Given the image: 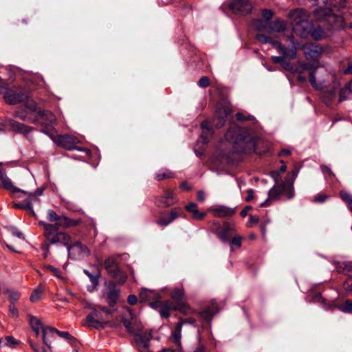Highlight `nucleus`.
<instances>
[{
    "instance_id": "nucleus-25",
    "label": "nucleus",
    "mask_w": 352,
    "mask_h": 352,
    "mask_svg": "<svg viewBox=\"0 0 352 352\" xmlns=\"http://www.w3.org/2000/svg\"><path fill=\"white\" fill-rule=\"evenodd\" d=\"M67 249L69 254L72 252L82 257L89 255L90 253L87 247L82 245L80 242H76L73 245L69 243Z\"/></svg>"
},
{
    "instance_id": "nucleus-37",
    "label": "nucleus",
    "mask_w": 352,
    "mask_h": 352,
    "mask_svg": "<svg viewBox=\"0 0 352 352\" xmlns=\"http://www.w3.org/2000/svg\"><path fill=\"white\" fill-rule=\"evenodd\" d=\"M157 308H160L159 312L161 316L168 318L170 316V311L172 309V304L168 301L161 302V305Z\"/></svg>"
},
{
    "instance_id": "nucleus-30",
    "label": "nucleus",
    "mask_w": 352,
    "mask_h": 352,
    "mask_svg": "<svg viewBox=\"0 0 352 352\" xmlns=\"http://www.w3.org/2000/svg\"><path fill=\"white\" fill-rule=\"evenodd\" d=\"M201 127L202 129L201 134V142L205 145L208 143V138L212 135V130L210 127L208 121H204L201 124Z\"/></svg>"
},
{
    "instance_id": "nucleus-19",
    "label": "nucleus",
    "mask_w": 352,
    "mask_h": 352,
    "mask_svg": "<svg viewBox=\"0 0 352 352\" xmlns=\"http://www.w3.org/2000/svg\"><path fill=\"white\" fill-rule=\"evenodd\" d=\"M304 54L307 59L318 58L324 52L322 46L316 43H309L303 47Z\"/></svg>"
},
{
    "instance_id": "nucleus-1",
    "label": "nucleus",
    "mask_w": 352,
    "mask_h": 352,
    "mask_svg": "<svg viewBox=\"0 0 352 352\" xmlns=\"http://www.w3.org/2000/svg\"><path fill=\"white\" fill-rule=\"evenodd\" d=\"M225 139L232 144L234 152L241 154L256 153V136L251 129L232 124L225 134Z\"/></svg>"
},
{
    "instance_id": "nucleus-57",
    "label": "nucleus",
    "mask_w": 352,
    "mask_h": 352,
    "mask_svg": "<svg viewBox=\"0 0 352 352\" xmlns=\"http://www.w3.org/2000/svg\"><path fill=\"white\" fill-rule=\"evenodd\" d=\"M46 268L50 270L56 277L61 278L60 272L59 270H58L57 268L54 267L52 265H47Z\"/></svg>"
},
{
    "instance_id": "nucleus-50",
    "label": "nucleus",
    "mask_w": 352,
    "mask_h": 352,
    "mask_svg": "<svg viewBox=\"0 0 352 352\" xmlns=\"http://www.w3.org/2000/svg\"><path fill=\"white\" fill-rule=\"evenodd\" d=\"M241 241L242 237L240 236H234L230 240H229V243L231 245H234L237 248H240L241 246Z\"/></svg>"
},
{
    "instance_id": "nucleus-16",
    "label": "nucleus",
    "mask_w": 352,
    "mask_h": 352,
    "mask_svg": "<svg viewBox=\"0 0 352 352\" xmlns=\"http://www.w3.org/2000/svg\"><path fill=\"white\" fill-rule=\"evenodd\" d=\"M104 267L111 276L114 278L120 276L121 283L125 282L126 276L121 273L115 258L109 257L107 258L104 261Z\"/></svg>"
},
{
    "instance_id": "nucleus-64",
    "label": "nucleus",
    "mask_w": 352,
    "mask_h": 352,
    "mask_svg": "<svg viewBox=\"0 0 352 352\" xmlns=\"http://www.w3.org/2000/svg\"><path fill=\"white\" fill-rule=\"evenodd\" d=\"M344 74L346 75L352 74V61L348 63L347 67L344 70Z\"/></svg>"
},
{
    "instance_id": "nucleus-28",
    "label": "nucleus",
    "mask_w": 352,
    "mask_h": 352,
    "mask_svg": "<svg viewBox=\"0 0 352 352\" xmlns=\"http://www.w3.org/2000/svg\"><path fill=\"white\" fill-rule=\"evenodd\" d=\"M352 99V80L349 81L339 92V102Z\"/></svg>"
},
{
    "instance_id": "nucleus-56",
    "label": "nucleus",
    "mask_w": 352,
    "mask_h": 352,
    "mask_svg": "<svg viewBox=\"0 0 352 352\" xmlns=\"http://www.w3.org/2000/svg\"><path fill=\"white\" fill-rule=\"evenodd\" d=\"M262 16L265 19V21H270L273 16V13L270 10H264L262 12Z\"/></svg>"
},
{
    "instance_id": "nucleus-21",
    "label": "nucleus",
    "mask_w": 352,
    "mask_h": 352,
    "mask_svg": "<svg viewBox=\"0 0 352 352\" xmlns=\"http://www.w3.org/2000/svg\"><path fill=\"white\" fill-rule=\"evenodd\" d=\"M56 121L55 116L50 111H43L38 112V118L32 120V123L41 124L44 126H50Z\"/></svg>"
},
{
    "instance_id": "nucleus-51",
    "label": "nucleus",
    "mask_w": 352,
    "mask_h": 352,
    "mask_svg": "<svg viewBox=\"0 0 352 352\" xmlns=\"http://www.w3.org/2000/svg\"><path fill=\"white\" fill-rule=\"evenodd\" d=\"M340 197L346 203L352 204V195L350 193L346 191H341Z\"/></svg>"
},
{
    "instance_id": "nucleus-26",
    "label": "nucleus",
    "mask_w": 352,
    "mask_h": 352,
    "mask_svg": "<svg viewBox=\"0 0 352 352\" xmlns=\"http://www.w3.org/2000/svg\"><path fill=\"white\" fill-rule=\"evenodd\" d=\"M80 222L79 219H72L66 216H60L57 222L53 223L52 226H56V228H67L77 226Z\"/></svg>"
},
{
    "instance_id": "nucleus-18",
    "label": "nucleus",
    "mask_w": 352,
    "mask_h": 352,
    "mask_svg": "<svg viewBox=\"0 0 352 352\" xmlns=\"http://www.w3.org/2000/svg\"><path fill=\"white\" fill-rule=\"evenodd\" d=\"M0 181L2 188L9 191L10 193L22 192L23 194H28L27 191L23 190L12 184V180L8 177L4 169L0 170ZM29 195L34 197L35 196L34 193H29Z\"/></svg>"
},
{
    "instance_id": "nucleus-12",
    "label": "nucleus",
    "mask_w": 352,
    "mask_h": 352,
    "mask_svg": "<svg viewBox=\"0 0 352 352\" xmlns=\"http://www.w3.org/2000/svg\"><path fill=\"white\" fill-rule=\"evenodd\" d=\"M153 336L151 330H146L135 336V346L139 352H151L150 341Z\"/></svg>"
},
{
    "instance_id": "nucleus-45",
    "label": "nucleus",
    "mask_w": 352,
    "mask_h": 352,
    "mask_svg": "<svg viewBox=\"0 0 352 352\" xmlns=\"http://www.w3.org/2000/svg\"><path fill=\"white\" fill-rule=\"evenodd\" d=\"M6 293L8 295L9 300L12 304H14L15 302L19 298L20 294L18 292L14 290H6Z\"/></svg>"
},
{
    "instance_id": "nucleus-53",
    "label": "nucleus",
    "mask_w": 352,
    "mask_h": 352,
    "mask_svg": "<svg viewBox=\"0 0 352 352\" xmlns=\"http://www.w3.org/2000/svg\"><path fill=\"white\" fill-rule=\"evenodd\" d=\"M170 221L168 219V217L166 218V217L163 216L161 218H160L157 221V223L162 226H166L170 223Z\"/></svg>"
},
{
    "instance_id": "nucleus-29",
    "label": "nucleus",
    "mask_w": 352,
    "mask_h": 352,
    "mask_svg": "<svg viewBox=\"0 0 352 352\" xmlns=\"http://www.w3.org/2000/svg\"><path fill=\"white\" fill-rule=\"evenodd\" d=\"M120 290L114 284H110L108 287L107 297L110 305L115 304L119 297Z\"/></svg>"
},
{
    "instance_id": "nucleus-13",
    "label": "nucleus",
    "mask_w": 352,
    "mask_h": 352,
    "mask_svg": "<svg viewBox=\"0 0 352 352\" xmlns=\"http://www.w3.org/2000/svg\"><path fill=\"white\" fill-rule=\"evenodd\" d=\"M231 113L230 108L228 105L218 104L215 111V117L212 120L211 126L216 128L222 127L225 123L227 117Z\"/></svg>"
},
{
    "instance_id": "nucleus-54",
    "label": "nucleus",
    "mask_w": 352,
    "mask_h": 352,
    "mask_svg": "<svg viewBox=\"0 0 352 352\" xmlns=\"http://www.w3.org/2000/svg\"><path fill=\"white\" fill-rule=\"evenodd\" d=\"M200 87H207L209 85V78L206 76L201 77L198 82Z\"/></svg>"
},
{
    "instance_id": "nucleus-46",
    "label": "nucleus",
    "mask_w": 352,
    "mask_h": 352,
    "mask_svg": "<svg viewBox=\"0 0 352 352\" xmlns=\"http://www.w3.org/2000/svg\"><path fill=\"white\" fill-rule=\"evenodd\" d=\"M30 324L32 330L36 328H42L43 327L41 321L37 318L32 316H30Z\"/></svg>"
},
{
    "instance_id": "nucleus-15",
    "label": "nucleus",
    "mask_w": 352,
    "mask_h": 352,
    "mask_svg": "<svg viewBox=\"0 0 352 352\" xmlns=\"http://www.w3.org/2000/svg\"><path fill=\"white\" fill-rule=\"evenodd\" d=\"M52 140L56 144L67 150H73L76 148V145L79 143L78 138L69 135H57L56 137L52 136Z\"/></svg>"
},
{
    "instance_id": "nucleus-24",
    "label": "nucleus",
    "mask_w": 352,
    "mask_h": 352,
    "mask_svg": "<svg viewBox=\"0 0 352 352\" xmlns=\"http://www.w3.org/2000/svg\"><path fill=\"white\" fill-rule=\"evenodd\" d=\"M213 215L216 217L223 218L231 217L235 213V208H229L225 206H218L210 208Z\"/></svg>"
},
{
    "instance_id": "nucleus-8",
    "label": "nucleus",
    "mask_w": 352,
    "mask_h": 352,
    "mask_svg": "<svg viewBox=\"0 0 352 352\" xmlns=\"http://www.w3.org/2000/svg\"><path fill=\"white\" fill-rule=\"evenodd\" d=\"M92 312L86 317L87 325L96 329H104L108 323L105 321L107 317L103 316L101 311L94 307L91 308Z\"/></svg>"
},
{
    "instance_id": "nucleus-63",
    "label": "nucleus",
    "mask_w": 352,
    "mask_h": 352,
    "mask_svg": "<svg viewBox=\"0 0 352 352\" xmlns=\"http://www.w3.org/2000/svg\"><path fill=\"white\" fill-rule=\"evenodd\" d=\"M127 301L131 305H134L137 303L138 298L135 295H129L128 296Z\"/></svg>"
},
{
    "instance_id": "nucleus-35",
    "label": "nucleus",
    "mask_w": 352,
    "mask_h": 352,
    "mask_svg": "<svg viewBox=\"0 0 352 352\" xmlns=\"http://www.w3.org/2000/svg\"><path fill=\"white\" fill-rule=\"evenodd\" d=\"M336 307L344 313H352V301L346 300L343 304L339 305H331L329 306L331 309Z\"/></svg>"
},
{
    "instance_id": "nucleus-20",
    "label": "nucleus",
    "mask_w": 352,
    "mask_h": 352,
    "mask_svg": "<svg viewBox=\"0 0 352 352\" xmlns=\"http://www.w3.org/2000/svg\"><path fill=\"white\" fill-rule=\"evenodd\" d=\"M123 324L127 331L134 335V336L138 333L144 332L142 323L139 322L137 318H131L130 320L124 319Z\"/></svg>"
},
{
    "instance_id": "nucleus-3",
    "label": "nucleus",
    "mask_w": 352,
    "mask_h": 352,
    "mask_svg": "<svg viewBox=\"0 0 352 352\" xmlns=\"http://www.w3.org/2000/svg\"><path fill=\"white\" fill-rule=\"evenodd\" d=\"M314 16L318 21H327L331 26L336 29H345L346 27L352 30V22L349 25L346 23V15L334 14L329 8H318L314 11Z\"/></svg>"
},
{
    "instance_id": "nucleus-9",
    "label": "nucleus",
    "mask_w": 352,
    "mask_h": 352,
    "mask_svg": "<svg viewBox=\"0 0 352 352\" xmlns=\"http://www.w3.org/2000/svg\"><path fill=\"white\" fill-rule=\"evenodd\" d=\"M54 333H56L59 337L64 338L71 343L76 341V338L72 336L68 331H61L54 327H45L43 329V342L50 350L51 349L52 346L49 338L51 337Z\"/></svg>"
},
{
    "instance_id": "nucleus-38",
    "label": "nucleus",
    "mask_w": 352,
    "mask_h": 352,
    "mask_svg": "<svg viewBox=\"0 0 352 352\" xmlns=\"http://www.w3.org/2000/svg\"><path fill=\"white\" fill-rule=\"evenodd\" d=\"M252 25L258 30H265L269 32L270 21L263 19H255L252 21Z\"/></svg>"
},
{
    "instance_id": "nucleus-40",
    "label": "nucleus",
    "mask_w": 352,
    "mask_h": 352,
    "mask_svg": "<svg viewBox=\"0 0 352 352\" xmlns=\"http://www.w3.org/2000/svg\"><path fill=\"white\" fill-rule=\"evenodd\" d=\"M14 116L15 118H19L23 121H29L32 122V120H34V119H32L28 116V111L25 109H20L14 111Z\"/></svg>"
},
{
    "instance_id": "nucleus-7",
    "label": "nucleus",
    "mask_w": 352,
    "mask_h": 352,
    "mask_svg": "<svg viewBox=\"0 0 352 352\" xmlns=\"http://www.w3.org/2000/svg\"><path fill=\"white\" fill-rule=\"evenodd\" d=\"M294 46L291 48H286L280 42H273V47L276 48L278 53L281 54L283 56H272V60L274 63H280L284 62V59H294L296 56V43H293Z\"/></svg>"
},
{
    "instance_id": "nucleus-59",
    "label": "nucleus",
    "mask_w": 352,
    "mask_h": 352,
    "mask_svg": "<svg viewBox=\"0 0 352 352\" xmlns=\"http://www.w3.org/2000/svg\"><path fill=\"white\" fill-rule=\"evenodd\" d=\"M344 289L349 292H352V281L347 280L343 283Z\"/></svg>"
},
{
    "instance_id": "nucleus-2",
    "label": "nucleus",
    "mask_w": 352,
    "mask_h": 352,
    "mask_svg": "<svg viewBox=\"0 0 352 352\" xmlns=\"http://www.w3.org/2000/svg\"><path fill=\"white\" fill-rule=\"evenodd\" d=\"M289 17L292 25L293 32L302 38H307L309 36L313 23L309 21L308 12L302 9L298 8L292 10L289 14Z\"/></svg>"
},
{
    "instance_id": "nucleus-6",
    "label": "nucleus",
    "mask_w": 352,
    "mask_h": 352,
    "mask_svg": "<svg viewBox=\"0 0 352 352\" xmlns=\"http://www.w3.org/2000/svg\"><path fill=\"white\" fill-rule=\"evenodd\" d=\"M0 94L3 95L6 102L8 104H19L28 98V96L19 90L17 87L8 88L3 86Z\"/></svg>"
},
{
    "instance_id": "nucleus-31",
    "label": "nucleus",
    "mask_w": 352,
    "mask_h": 352,
    "mask_svg": "<svg viewBox=\"0 0 352 352\" xmlns=\"http://www.w3.org/2000/svg\"><path fill=\"white\" fill-rule=\"evenodd\" d=\"M309 36L315 41H320L327 37V32L320 26L315 27L313 25Z\"/></svg>"
},
{
    "instance_id": "nucleus-39",
    "label": "nucleus",
    "mask_w": 352,
    "mask_h": 352,
    "mask_svg": "<svg viewBox=\"0 0 352 352\" xmlns=\"http://www.w3.org/2000/svg\"><path fill=\"white\" fill-rule=\"evenodd\" d=\"M44 292L43 288L41 285H38L32 293L30 300L32 302H36L38 300H40L42 297V295Z\"/></svg>"
},
{
    "instance_id": "nucleus-55",
    "label": "nucleus",
    "mask_w": 352,
    "mask_h": 352,
    "mask_svg": "<svg viewBox=\"0 0 352 352\" xmlns=\"http://www.w3.org/2000/svg\"><path fill=\"white\" fill-rule=\"evenodd\" d=\"M5 339H6V344H5L6 346H13V345L17 344L19 343V342L12 336H7L5 338Z\"/></svg>"
},
{
    "instance_id": "nucleus-33",
    "label": "nucleus",
    "mask_w": 352,
    "mask_h": 352,
    "mask_svg": "<svg viewBox=\"0 0 352 352\" xmlns=\"http://www.w3.org/2000/svg\"><path fill=\"white\" fill-rule=\"evenodd\" d=\"M186 209L188 212H191L193 218L197 220H201L206 216L205 212H200L197 209V205L195 203H190L186 206Z\"/></svg>"
},
{
    "instance_id": "nucleus-10",
    "label": "nucleus",
    "mask_w": 352,
    "mask_h": 352,
    "mask_svg": "<svg viewBox=\"0 0 352 352\" xmlns=\"http://www.w3.org/2000/svg\"><path fill=\"white\" fill-rule=\"evenodd\" d=\"M213 226L214 232L223 243L228 242L236 231L234 224L230 223H224L222 227L219 223H214Z\"/></svg>"
},
{
    "instance_id": "nucleus-52",
    "label": "nucleus",
    "mask_w": 352,
    "mask_h": 352,
    "mask_svg": "<svg viewBox=\"0 0 352 352\" xmlns=\"http://www.w3.org/2000/svg\"><path fill=\"white\" fill-rule=\"evenodd\" d=\"M236 118L239 121L253 120L255 119L252 116H245L242 113H237L236 114Z\"/></svg>"
},
{
    "instance_id": "nucleus-23",
    "label": "nucleus",
    "mask_w": 352,
    "mask_h": 352,
    "mask_svg": "<svg viewBox=\"0 0 352 352\" xmlns=\"http://www.w3.org/2000/svg\"><path fill=\"white\" fill-rule=\"evenodd\" d=\"M6 126L15 133L28 134L32 131V127L20 123L14 120L8 119L6 120Z\"/></svg>"
},
{
    "instance_id": "nucleus-43",
    "label": "nucleus",
    "mask_w": 352,
    "mask_h": 352,
    "mask_svg": "<svg viewBox=\"0 0 352 352\" xmlns=\"http://www.w3.org/2000/svg\"><path fill=\"white\" fill-rule=\"evenodd\" d=\"M184 295V291L183 289H175L173 291L171 297L175 301L179 302L182 300Z\"/></svg>"
},
{
    "instance_id": "nucleus-60",
    "label": "nucleus",
    "mask_w": 352,
    "mask_h": 352,
    "mask_svg": "<svg viewBox=\"0 0 352 352\" xmlns=\"http://www.w3.org/2000/svg\"><path fill=\"white\" fill-rule=\"evenodd\" d=\"M9 311L10 313V314L14 317V318H16L19 315V312H18V310L15 307V306L14 305V304H12L10 305L9 307Z\"/></svg>"
},
{
    "instance_id": "nucleus-14",
    "label": "nucleus",
    "mask_w": 352,
    "mask_h": 352,
    "mask_svg": "<svg viewBox=\"0 0 352 352\" xmlns=\"http://www.w3.org/2000/svg\"><path fill=\"white\" fill-rule=\"evenodd\" d=\"M140 300L142 302H148L151 307L157 309L161 305L159 300L161 298L160 294L154 290L142 289L139 294Z\"/></svg>"
},
{
    "instance_id": "nucleus-62",
    "label": "nucleus",
    "mask_w": 352,
    "mask_h": 352,
    "mask_svg": "<svg viewBox=\"0 0 352 352\" xmlns=\"http://www.w3.org/2000/svg\"><path fill=\"white\" fill-rule=\"evenodd\" d=\"M321 170L324 175H329L330 176L334 175L333 173H332L331 170L330 169V168L325 165L321 166Z\"/></svg>"
},
{
    "instance_id": "nucleus-32",
    "label": "nucleus",
    "mask_w": 352,
    "mask_h": 352,
    "mask_svg": "<svg viewBox=\"0 0 352 352\" xmlns=\"http://www.w3.org/2000/svg\"><path fill=\"white\" fill-rule=\"evenodd\" d=\"M218 311L217 307L214 305H212L210 307L206 308L200 312L201 317L206 320L210 321L213 316Z\"/></svg>"
},
{
    "instance_id": "nucleus-11",
    "label": "nucleus",
    "mask_w": 352,
    "mask_h": 352,
    "mask_svg": "<svg viewBox=\"0 0 352 352\" xmlns=\"http://www.w3.org/2000/svg\"><path fill=\"white\" fill-rule=\"evenodd\" d=\"M296 68L298 71L295 73L302 74L305 71L309 72V82L313 87L317 89H320L322 88V84H318L316 80L315 74L318 69L317 66H314L309 63H303V62H298L296 64Z\"/></svg>"
},
{
    "instance_id": "nucleus-47",
    "label": "nucleus",
    "mask_w": 352,
    "mask_h": 352,
    "mask_svg": "<svg viewBox=\"0 0 352 352\" xmlns=\"http://www.w3.org/2000/svg\"><path fill=\"white\" fill-rule=\"evenodd\" d=\"M281 65L285 69L292 73H295L298 71L296 68V64H291L289 61H287L286 59H284V62L282 63Z\"/></svg>"
},
{
    "instance_id": "nucleus-42",
    "label": "nucleus",
    "mask_w": 352,
    "mask_h": 352,
    "mask_svg": "<svg viewBox=\"0 0 352 352\" xmlns=\"http://www.w3.org/2000/svg\"><path fill=\"white\" fill-rule=\"evenodd\" d=\"M336 96V91L330 90L323 94L322 99L327 105H330Z\"/></svg>"
},
{
    "instance_id": "nucleus-34",
    "label": "nucleus",
    "mask_w": 352,
    "mask_h": 352,
    "mask_svg": "<svg viewBox=\"0 0 352 352\" xmlns=\"http://www.w3.org/2000/svg\"><path fill=\"white\" fill-rule=\"evenodd\" d=\"M286 28L285 23L282 21H275L274 22H270L269 32H284Z\"/></svg>"
},
{
    "instance_id": "nucleus-61",
    "label": "nucleus",
    "mask_w": 352,
    "mask_h": 352,
    "mask_svg": "<svg viewBox=\"0 0 352 352\" xmlns=\"http://www.w3.org/2000/svg\"><path fill=\"white\" fill-rule=\"evenodd\" d=\"M270 175L274 179L276 184H278V182L280 179V172L277 170H272L270 172Z\"/></svg>"
},
{
    "instance_id": "nucleus-5",
    "label": "nucleus",
    "mask_w": 352,
    "mask_h": 352,
    "mask_svg": "<svg viewBox=\"0 0 352 352\" xmlns=\"http://www.w3.org/2000/svg\"><path fill=\"white\" fill-rule=\"evenodd\" d=\"M284 192L288 199H292L294 196L293 182L288 184L284 182L281 184H276L268 192L267 199L260 204L261 207H265L270 205V202L277 199Z\"/></svg>"
},
{
    "instance_id": "nucleus-49",
    "label": "nucleus",
    "mask_w": 352,
    "mask_h": 352,
    "mask_svg": "<svg viewBox=\"0 0 352 352\" xmlns=\"http://www.w3.org/2000/svg\"><path fill=\"white\" fill-rule=\"evenodd\" d=\"M60 218V216L58 215L53 210H47V219L51 222H57Z\"/></svg>"
},
{
    "instance_id": "nucleus-27",
    "label": "nucleus",
    "mask_w": 352,
    "mask_h": 352,
    "mask_svg": "<svg viewBox=\"0 0 352 352\" xmlns=\"http://www.w3.org/2000/svg\"><path fill=\"white\" fill-rule=\"evenodd\" d=\"M183 322H178L175 324V329L173 330L171 333V338L174 343L177 346V349L180 351L182 349V343H181V338H182V329Z\"/></svg>"
},
{
    "instance_id": "nucleus-36",
    "label": "nucleus",
    "mask_w": 352,
    "mask_h": 352,
    "mask_svg": "<svg viewBox=\"0 0 352 352\" xmlns=\"http://www.w3.org/2000/svg\"><path fill=\"white\" fill-rule=\"evenodd\" d=\"M173 177H174V173L168 169H161L155 175V179L157 181H162Z\"/></svg>"
},
{
    "instance_id": "nucleus-58",
    "label": "nucleus",
    "mask_w": 352,
    "mask_h": 352,
    "mask_svg": "<svg viewBox=\"0 0 352 352\" xmlns=\"http://www.w3.org/2000/svg\"><path fill=\"white\" fill-rule=\"evenodd\" d=\"M259 219L258 217L253 215H250L249 217V221L248 223V226H252L253 225H255L258 223Z\"/></svg>"
},
{
    "instance_id": "nucleus-48",
    "label": "nucleus",
    "mask_w": 352,
    "mask_h": 352,
    "mask_svg": "<svg viewBox=\"0 0 352 352\" xmlns=\"http://www.w3.org/2000/svg\"><path fill=\"white\" fill-rule=\"evenodd\" d=\"M256 39L260 41L262 43H272L273 45V42H275L274 41H272L270 37L263 34H257L256 35Z\"/></svg>"
},
{
    "instance_id": "nucleus-44",
    "label": "nucleus",
    "mask_w": 352,
    "mask_h": 352,
    "mask_svg": "<svg viewBox=\"0 0 352 352\" xmlns=\"http://www.w3.org/2000/svg\"><path fill=\"white\" fill-rule=\"evenodd\" d=\"M182 214V209L179 208H175L170 210L168 216V219L170 221V222H173L175 219L181 216Z\"/></svg>"
},
{
    "instance_id": "nucleus-17",
    "label": "nucleus",
    "mask_w": 352,
    "mask_h": 352,
    "mask_svg": "<svg viewBox=\"0 0 352 352\" xmlns=\"http://www.w3.org/2000/svg\"><path fill=\"white\" fill-rule=\"evenodd\" d=\"M229 8L235 14L245 15L251 12L252 6L248 0H232Z\"/></svg>"
},
{
    "instance_id": "nucleus-41",
    "label": "nucleus",
    "mask_w": 352,
    "mask_h": 352,
    "mask_svg": "<svg viewBox=\"0 0 352 352\" xmlns=\"http://www.w3.org/2000/svg\"><path fill=\"white\" fill-rule=\"evenodd\" d=\"M13 206L15 208L27 210L31 212L32 214H34L30 199H25L24 201V203H22V204H20V203L19 204H14Z\"/></svg>"
},
{
    "instance_id": "nucleus-4",
    "label": "nucleus",
    "mask_w": 352,
    "mask_h": 352,
    "mask_svg": "<svg viewBox=\"0 0 352 352\" xmlns=\"http://www.w3.org/2000/svg\"><path fill=\"white\" fill-rule=\"evenodd\" d=\"M40 225L43 226L44 230L43 235L49 242V244L44 245L43 246L47 251L49 250L50 244L60 243L65 245L67 248L68 247L71 241L69 235L65 232H59L58 230L56 228V226H52L51 223L42 221L40 222Z\"/></svg>"
},
{
    "instance_id": "nucleus-22",
    "label": "nucleus",
    "mask_w": 352,
    "mask_h": 352,
    "mask_svg": "<svg viewBox=\"0 0 352 352\" xmlns=\"http://www.w3.org/2000/svg\"><path fill=\"white\" fill-rule=\"evenodd\" d=\"M176 201L177 199L173 191L168 189L163 196L157 198L155 203L159 207L166 208L174 204Z\"/></svg>"
}]
</instances>
